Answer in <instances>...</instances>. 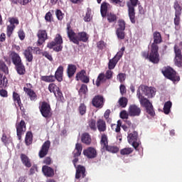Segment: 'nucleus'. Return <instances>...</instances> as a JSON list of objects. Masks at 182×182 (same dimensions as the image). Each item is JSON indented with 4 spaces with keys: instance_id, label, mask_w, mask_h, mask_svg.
<instances>
[{
    "instance_id": "nucleus-32",
    "label": "nucleus",
    "mask_w": 182,
    "mask_h": 182,
    "mask_svg": "<svg viewBox=\"0 0 182 182\" xmlns=\"http://www.w3.org/2000/svg\"><path fill=\"white\" fill-rule=\"evenodd\" d=\"M8 87V78L4 73H0V89H6Z\"/></svg>"
},
{
    "instance_id": "nucleus-50",
    "label": "nucleus",
    "mask_w": 182,
    "mask_h": 182,
    "mask_svg": "<svg viewBox=\"0 0 182 182\" xmlns=\"http://www.w3.org/2000/svg\"><path fill=\"white\" fill-rule=\"evenodd\" d=\"M173 8L175 9V15H181L182 8L178 4V1L174 2Z\"/></svg>"
},
{
    "instance_id": "nucleus-44",
    "label": "nucleus",
    "mask_w": 182,
    "mask_h": 182,
    "mask_svg": "<svg viewBox=\"0 0 182 182\" xmlns=\"http://www.w3.org/2000/svg\"><path fill=\"white\" fill-rule=\"evenodd\" d=\"M16 28V26L15 25H9L6 28V35L8 38H11L12 36V33H14V31H15V28Z\"/></svg>"
},
{
    "instance_id": "nucleus-52",
    "label": "nucleus",
    "mask_w": 182,
    "mask_h": 182,
    "mask_svg": "<svg viewBox=\"0 0 182 182\" xmlns=\"http://www.w3.org/2000/svg\"><path fill=\"white\" fill-rule=\"evenodd\" d=\"M106 151H109V153H118L119 147L114 146H109L105 149Z\"/></svg>"
},
{
    "instance_id": "nucleus-41",
    "label": "nucleus",
    "mask_w": 182,
    "mask_h": 182,
    "mask_svg": "<svg viewBox=\"0 0 182 182\" xmlns=\"http://www.w3.org/2000/svg\"><path fill=\"white\" fill-rule=\"evenodd\" d=\"M41 80H43V82L50 83L52 82H55V80H56L55 78V75H45V76H41Z\"/></svg>"
},
{
    "instance_id": "nucleus-37",
    "label": "nucleus",
    "mask_w": 182,
    "mask_h": 182,
    "mask_svg": "<svg viewBox=\"0 0 182 182\" xmlns=\"http://www.w3.org/2000/svg\"><path fill=\"white\" fill-rule=\"evenodd\" d=\"M82 144L77 143L75 144V150L73 152V157H79V156L82 154Z\"/></svg>"
},
{
    "instance_id": "nucleus-28",
    "label": "nucleus",
    "mask_w": 182,
    "mask_h": 182,
    "mask_svg": "<svg viewBox=\"0 0 182 182\" xmlns=\"http://www.w3.org/2000/svg\"><path fill=\"white\" fill-rule=\"evenodd\" d=\"M42 171L46 177H53L55 176V171L48 166H43Z\"/></svg>"
},
{
    "instance_id": "nucleus-42",
    "label": "nucleus",
    "mask_w": 182,
    "mask_h": 182,
    "mask_svg": "<svg viewBox=\"0 0 182 182\" xmlns=\"http://www.w3.org/2000/svg\"><path fill=\"white\" fill-rule=\"evenodd\" d=\"M107 5H109V4H107L106 2H103L101 4L100 12H101V15H102V18L106 17V14H108L107 13Z\"/></svg>"
},
{
    "instance_id": "nucleus-29",
    "label": "nucleus",
    "mask_w": 182,
    "mask_h": 182,
    "mask_svg": "<svg viewBox=\"0 0 182 182\" xmlns=\"http://www.w3.org/2000/svg\"><path fill=\"white\" fill-rule=\"evenodd\" d=\"M20 159L23 166H25L28 168L32 167V163H31V159H29V157H28V156H26V154H21L20 155Z\"/></svg>"
},
{
    "instance_id": "nucleus-23",
    "label": "nucleus",
    "mask_w": 182,
    "mask_h": 182,
    "mask_svg": "<svg viewBox=\"0 0 182 182\" xmlns=\"http://www.w3.org/2000/svg\"><path fill=\"white\" fill-rule=\"evenodd\" d=\"M33 52V47H28L27 49L24 50L23 55L26 58V60L27 62H32L33 60V54L32 53Z\"/></svg>"
},
{
    "instance_id": "nucleus-21",
    "label": "nucleus",
    "mask_w": 182,
    "mask_h": 182,
    "mask_svg": "<svg viewBox=\"0 0 182 182\" xmlns=\"http://www.w3.org/2000/svg\"><path fill=\"white\" fill-rule=\"evenodd\" d=\"M13 100L14 102L15 105L16 106V103L18 106V107L20 108V110H21V112H25V108L23 107V105L22 104V102L21 101V95H19V94H18L16 92H13Z\"/></svg>"
},
{
    "instance_id": "nucleus-64",
    "label": "nucleus",
    "mask_w": 182,
    "mask_h": 182,
    "mask_svg": "<svg viewBox=\"0 0 182 182\" xmlns=\"http://www.w3.org/2000/svg\"><path fill=\"white\" fill-rule=\"evenodd\" d=\"M43 56H44L47 59H48V60H50V62H52V60H53V58H52V55H50L47 51H45L43 53Z\"/></svg>"
},
{
    "instance_id": "nucleus-15",
    "label": "nucleus",
    "mask_w": 182,
    "mask_h": 182,
    "mask_svg": "<svg viewBox=\"0 0 182 182\" xmlns=\"http://www.w3.org/2000/svg\"><path fill=\"white\" fill-rule=\"evenodd\" d=\"M49 149H50V141L48 140L43 144L41 149L38 152L40 159H43V157H46L48 155Z\"/></svg>"
},
{
    "instance_id": "nucleus-61",
    "label": "nucleus",
    "mask_w": 182,
    "mask_h": 182,
    "mask_svg": "<svg viewBox=\"0 0 182 182\" xmlns=\"http://www.w3.org/2000/svg\"><path fill=\"white\" fill-rule=\"evenodd\" d=\"M18 36L21 41H23L25 39V32L23 30L21 29L18 31Z\"/></svg>"
},
{
    "instance_id": "nucleus-47",
    "label": "nucleus",
    "mask_w": 182,
    "mask_h": 182,
    "mask_svg": "<svg viewBox=\"0 0 182 182\" xmlns=\"http://www.w3.org/2000/svg\"><path fill=\"white\" fill-rule=\"evenodd\" d=\"M48 90L50 93H54V95H56V92L59 90V87L56 85L55 83H50L48 85Z\"/></svg>"
},
{
    "instance_id": "nucleus-18",
    "label": "nucleus",
    "mask_w": 182,
    "mask_h": 182,
    "mask_svg": "<svg viewBox=\"0 0 182 182\" xmlns=\"http://www.w3.org/2000/svg\"><path fill=\"white\" fill-rule=\"evenodd\" d=\"M154 43H151V48H159V44L163 42V38H161V33L159 31H155L153 33Z\"/></svg>"
},
{
    "instance_id": "nucleus-53",
    "label": "nucleus",
    "mask_w": 182,
    "mask_h": 182,
    "mask_svg": "<svg viewBox=\"0 0 182 182\" xmlns=\"http://www.w3.org/2000/svg\"><path fill=\"white\" fill-rule=\"evenodd\" d=\"M78 93L80 96H82V95H86V93H87V85L82 84L78 91Z\"/></svg>"
},
{
    "instance_id": "nucleus-58",
    "label": "nucleus",
    "mask_w": 182,
    "mask_h": 182,
    "mask_svg": "<svg viewBox=\"0 0 182 182\" xmlns=\"http://www.w3.org/2000/svg\"><path fill=\"white\" fill-rule=\"evenodd\" d=\"M105 79L107 80H110L113 77V71L112 70L109 69L105 73Z\"/></svg>"
},
{
    "instance_id": "nucleus-24",
    "label": "nucleus",
    "mask_w": 182,
    "mask_h": 182,
    "mask_svg": "<svg viewBox=\"0 0 182 182\" xmlns=\"http://www.w3.org/2000/svg\"><path fill=\"white\" fill-rule=\"evenodd\" d=\"M63 66L60 65L55 73V75L54 77L55 79L58 81V82H63Z\"/></svg>"
},
{
    "instance_id": "nucleus-63",
    "label": "nucleus",
    "mask_w": 182,
    "mask_h": 182,
    "mask_svg": "<svg viewBox=\"0 0 182 182\" xmlns=\"http://www.w3.org/2000/svg\"><path fill=\"white\" fill-rule=\"evenodd\" d=\"M57 92H55V97H57V99H60V100H62V98L63 97V94L62 93V91H60V89L58 88V90L56 91Z\"/></svg>"
},
{
    "instance_id": "nucleus-34",
    "label": "nucleus",
    "mask_w": 182,
    "mask_h": 182,
    "mask_svg": "<svg viewBox=\"0 0 182 182\" xmlns=\"http://www.w3.org/2000/svg\"><path fill=\"white\" fill-rule=\"evenodd\" d=\"M15 70H16L18 75H25V73H26V68H25V65H23V63L15 65Z\"/></svg>"
},
{
    "instance_id": "nucleus-59",
    "label": "nucleus",
    "mask_w": 182,
    "mask_h": 182,
    "mask_svg": "<svg viewBox=\"0 0 182 182\" xmlns=\"http://www.w3.org/2000/svg\"><path fill=\"white\" fill-rule=\"evenodd\" d=\"M55 15L57 17V19H58V21H62L63 19V16H65V14L63 13H62V11L58 9L55 11Z\"/></svg>"
},
{
    "instance_id": "nucleus-45",
    "label": "nucleus",
    "mask_w": 182,
    "mask_h": 182,
    "mask_svg": "<svg viewBox=\"0 0 182 182\" xmlns=\"http://www.w3.org/2000/svg\"><path fill=\"white\" fill-rule=\"evenodd\" d=\"M134 150L132 148H124L120 150V154L122 156H129V154H132Z\"/></svg>"
},
{
    "instance_id": "nucleus-62",
    "label": "nucleus",
    "mask_w": 182,
    "mask_h": 182,
    "mask_svg": "<svg viewBox=\"0 0 182 182\" xmlns=\"http://www.w3.org/2000/svg\"><path fill=\"white\" fill-rule=\"evenodd\" d=\"M0 96L1 97H8V91L5 88H0Z\"/></svg>"
},
{
    "instance_id": "nucleus-12",
    "label": "nucleus",
    "mask_w": 182,
    "mask_h": 182,
    "mask_svg": "<svg viewBox=\"0 0 182 182\" xmlns=\"http://www.w3.org/2000/svg\"><path fill=\"white\" fill-rule=\"evenodd\" d=\"M92 105L97 109H102L105 106V97L101 95H95L92 100Z\"/></svg>"
},
{
    "instance_id": "nucleus-17",
    "label": "nucleus",
    "mask_w": 182,
    "mask_h": 182,
    "mask_svg": "<svg viewBox=\"0 0 182 182\" xmlns=\"http://www.w3.org/2000/svg\"><path fill=\"white\" fill-rule=\"evenodd\" d=\"M83 154L87 159H96L97 157V151L94 147L90 146L83 150Z\"/></svg>"
},
{
    "instance_id": "nucleus-14",
    "label": "nucleus",
    "mask_w": 182,
    "mask_h": 182,
    "mask_svg": "<svg viewBox=\"0 0 182 182\" xmlns=\"http://www.w3.org/2000/svg\"><path fill=\"white\" fill-rule=\"evenodd\" d=\"M1 141L4 146H8L10 143H12V137L11 136V131L6 128L2 129Z\"/></svg>"
},
{
    "instance_id": "nucleus-6",
    "label": "nucleus",
    "mask_w": 182,
    "mask_h": 182,
    "mask_svg": "<svg viewBox=\"0 0 182 182\" xmlns=\"http://www.w3.org/2000/svg\"><path fill=\"white\" fill-rule=\"evenodd\" d=\"M126 48L122 47L120 50L113 57V58L110 59L108 62V69L109 70H113L116 68V65L119 63V60L122 59L123 54L124 53Z\"/></svg>"
},
{
    "instance_id": "nucleus-60",
    "label": "nucleus",
    "mask_w": 182,
    "mask_h": 182,
    "mask_svg": "<svg viewBox=\"0 0 182 182\" xmlns=\"http://www.w3.org/2000/svg\"><path fill=\"white\" fill-rule=\"evenodd\" d=\"M120 118L121 119H129V116H130V114H129V111L127 113V111L126 110H122L120 114H119Z\"/></svg>"
},
{
    "instance_id": "nucleus-48",
    "label": "nucleus",
    "mask_w": 182,
    "mask_h": 182,
    "mask_svg": "<svg viewBox=\"0 0 182 182\" xmlns=\"http://www.w3.org/2000/svg\"><path fill=\"white\" fill-rule=\"evenodd\" d=\"M126 29V21L123 19H119L118 21V27L117 31H124Z\"/></svg>"
},
{
    "instance_id": "nucleus-9",
    "label": "nucleus",
    "mask_w": 182,
    "mask_h": 182,
    "mask_svg": "<svg viewBox=\"0 0 182 182\" xmlns=\"http://www.w3.org/2000/svg\"><path fill=\"white\" fill-rule=\"evenodd\" d=\"M16 134L19 140H21L22 135L25 134L26 132V124L23 119H21V122L16 123Z\"/></svg>"
},
{
    "instance_id": "nucleus-46",
    "label": "nucleus",
    "mask_w": 182,
    "mask_h": 182,
    "mask_svg": "<svg viewBox=\"0 0 182 182\" xmlns=\"http://www.w3.org/2000/svg\"><path fill=\"white\" fill-rule=\"evenodd\" d=\"M85 22H90L92 21V9L90 8L87 9L85 16L84 17Z\"/></svg>"
},
{
    "instance_id": "nucleus-30",
    "label": "nucleus",
    "mask_w": 182,
    "mask_h": 182,
    "mask_svg": "<svg viewBox=\"0 0 182 182\" xmlns=\"http://www.w3.org/2000/svg\"><path fill=\"white\" fill-rule=\"evenodd\" d=\"M100 143L102 150H105L109 146V138H107V134H102Z\"/></svg>"
},
{
    "instance_id": "nucleus-43",
    "label": "nucleus",
    "mask_w": 182,
    "mask_h": 182,
    "mask_svg": "<svg viewBox=\"0 0 182 182\" xmlns=\"http://www.w3.org/2000/svg\"><path fill=\"white\" fill-rule=\"evenodd\" d=\"M87 110V107H86V105H85V103L80 104L78 107V112L80 116H85V114H86Z\"/></svg>"
},
{
    "instance_id": "nucleus-13",
    "label": "nucleus",
    "mask_w": 182,
    "mask_h": 182,
    "mask_svg": "<svg viewBox=\"0 0 182 182\" xmlns=\"http://www.w3.org/2000/svg\"><path fill=\"white\" fill-rule=\"evenodd\" d=\"M38 41L36 42V46H42L43 43L48 39V33L46 30H39L37 33Z\"/></svg>"
},
{
    "instance_id": "nucleus-54",
    "label": "nucleus",
    "mask_w": 182,
    "mask_h": 182,
    "mask_svg": "<svg viewBox=\"0 0 182 182\" xmlns=\"http://www.w3.org/2000/svg\"><path fill=\"white\" fill-rule=\"evenodd\" d=\"M86 75V71L85 70H82L79 73H77L75 79L76 80H81L84 78Z\"/></svg>"
},
{
    "instance_id": "nucleus-25",
    "label": "nucleus",
    "mask_w": 182,
    "mask_h": 182,
    "mask_svg": "<svg viewBox=\"0 0 182 182\" xmlns=\"http://www.w3.org/2000/svg\"><path fill=\"white\" fill-rule=\"evenodd\" d=\"M97 129L100 133H105L107 129L106 122L102 119H98L97 121Z\"/></svg>"
},
{
    "instance_id": "nucleus-49",
    "label": "nucleus",
    "mask_w": 182,
    "mask_h": 182,
    "mask_svg": "<svg viewBox=\"0 0 182 182\" xmlns=\"http://www.w3.org/2000/svg\"><path fill=\"white\" fill-rule=\"evenodd\" d=\"M106 80L107 79H106V76L105 75V73H100L96 80V86L99 87V86H100V82H103V80Z\"/></svg>"
},
{
    "instance_id": "nucleus-36",
    "label": "nucleus",
    "mask_w": 182,
    "mask_h": 182,
    "mask_svg": "<svg viewBox=\"0 0 182 182\" xmlns=\"http://www.w3.org/2000/svg\"><path fill=\"white\" fill-rule=\"evenodd\" d=\"M33 141V134L31 132H27L25 137L26 146H31Z\"/></svg>"
},
{
    "instance_id": "nucleus-7",
    "label": "nucleus",
    "mask_w": 182,
    "mask_h": 182,
    "mask_svg": "<svg viewBox=\"0 0 182 182\" xmlns=\"http://www.w3.org/2000/svg\"><path fill=\"white\" fill-rule=\"evenodd\" d=\"M164 76L172 82H179L180 76H177V73L171 68H166L161 70Z\"/></svg>"
},
{
    "instance_id": "nucleus-51",
    "label": "nucleus",
    "mask_w": 182,
    "mask_h": 182,
    "mask_svg": "<svg viewBox=\"0 0 182 182\" xmlns=\"http://www.w3.org/2000/svg\"><path fill=\"white\" fill-rule=\"evenodd\" d=\"M116 35L119 41H123L126 38L124 30H116Z\"/></svg>"
},
{
    "instance_id": "nucleus-16",
    "label": "nucleus",
    "mask_w": 182,
    "mask_h": 182,
    "mask_svg": "<svg viewBox=\"0 0 182 182\" xmlns=\"http://www.w3.org/2000/svg\"><path fill=\"white\" fill-rule=\"evenodd\" d=\"M128 112L131 117H136L141 114V109L136 105H131L129 107Z\"/></svg>"
},
{
    "instance_id": "nucleus-35",
    "label": "nucleus",
    "mask_w": 182,
    "mask_h": 182,
    "mask_svg": "<svg viewBox=\"0 0 182 182\" xmlns=\"http://www.w3.org/2000/svg\"><path fill=\"white\" fill-rule=\"evenodd\" d=\"M0 72H2L3 75H9V68L3 60H0Z\"/></svg>"
},
{
    "instance_id": "nucleus-33",
    "label": "nucleus",
    "mask_w": 182,
    "mask_h": 182,
    "mask_svg": "<svg viewBox=\"0 0 182 182\" xmlns=\"http://www.w3.org/2000/svg\"><path fill=\"white\" fill-rule=\"evenodd\" d=\"M105 16L109 23H116L117 22V16L114 13L108 12Z\"/></svg>"
},
{
    "instance_id": "nucleus-19",
    "label": "nucleus",
    "mask_w": 182,
    "mask_h": 182,
    "mask_svg": "<svg viewBox=\"0 0 182 182\" xmlns=\"http://www.w3.org/2000/svg\"><path fill=\"white\" fill-rule=\"evenodd\" d=\"M140 88L141 89L144 95H145V96H147L148 97L151 98L154 96V95H156V90H154V88L151 87L141 85Z\"/></svg>"
},
{
    "instance_id": "nucleus-8",
    "label": "nucleus",
    "mask_w": 182,
    "mask_h": 182,
    "mask_svg": "<svg viewBox=\"0 0 182 182\" xmlns=\"http://www.w3.org/2000/svg\"><path fill=\"white\" fill-rule=\"evenodd\" d=\"M39 110L43 117L49 119V117H52V108H50V105L49 103L45 101L42 102L39 107Z\"/></svg>"
},
{
    "instance_id": "nucleus-39",
    "label": "nucleus",
    "mask_w": 182,
    "mask_h": 182,
    "mask_svg": "<svg viewBox=\"0 0 182 182\" xmlns=\"http://www.w3.org/2000/svg\"><path fill=\"white\" fill-rule=\"evenodd\" d=\"M97 123L94 119H91L90 120L88 121V126L87 129H90L92 132H96L97 130V127L96 126Z\"/></svg>"
},
{
    "instance_id": "nucleus-56",
    "label": "nucleus",
    "mask_w": 182,
    "mask_h": 182,
    "mask_svg": "<svg viewBox=\"0 0 182 182\" xmlns=\"http://www.w3.org/2000/svg\"><path fill=\"white\" fill-rule=\"evenodd\" d=\"M106 43L103 41H100L97 43V48L99 49V50H103L105 48H106Z\"/></svg>"
},
{
    "instance_id": "nucleus-57",
    "label": "nucleus",
    "mask_w": 182,
    "mask_h": 182,
    "mask_svg": "<svg viewBox=\"0 0 182 182\" xmlns=\"http://www.w3.org/2000/svg\"><path fill=\"white\" fill-rule=\"evenodd\" d=\"M9 22L10 25H19V20L16 17L9 18Z\"/></svg>"
},
{
    "instance_id": "nucleus-20",
    "label": "nucleus",
    "mask_w": 182,
    "mask_h": 182,
    "mask_svg": "<svg viewBox=\"0 0 182 182\" xmlns=\"http://www.w3.org/2000/svg\"><path fill=\"white\" fill-rule=\"evenodd\" d=\"M75 168V178H77V180H79L80 177H82V178H85L86 177V168H85V166L78 165Z\"/></svg>"
},
{
    "instance_id": "nucleus-38",
    "label": "nucleus",
    "mask_w": 182,
    "mask_h": 182,
    "mask_svg": "<svg viewBox=\"0 0 182 182\" xmlns=\"http://www.w3.org/2000/svg\"><path fill=\"white\" fill-rule=\"evenodd\" d=\"M172 106H173V103L171 102V101H168L165 102L164 105V113L165 114H169Z\"/></svg>"
},
{
    "instance_id": "nucleus-22",
    "label": "nucleus",
    "mask_w": 182,
    "mask_h": 182,
    "mask_svg": "<svg viewBox=\"0 0 182 182\" xmlns=\"http://www.w3.org/2000/svg\"><path fill=\"white\" fill-rule=\"evenodd\" d=\"M76 70H77V67L75 64H68L67 68V75L69 79H72L73 76H75V73H76Z\"/></svg>"
},
{
    "instance_id": "nucleus-55",
    "label": "nucleus",
    "mask_w": 182,
    "mask_h": 182,
    "mask_svg": "<svg viewBox=\"0 0 182 182\" xmlns=\"http://www.w3.org/2000/svg\"><path fill=\"white\" fill-rule=\"evenodd\" d=\"M117 80H119V82L120 83H123V82H124V80H126V74L123 73H119L117 75Z\"/></svg>"
},
{
    "instance_id": "nucleus-11",
    "label": "nucleus",
    "mask_w": 182,
    "mask_h": 182,
    "mask_svg": "<svg viewBox=\"0 0 182 182\" xmlns=\"http://www.w3.org/2000/svg\"><path fill=\"white\" fill-rule=\"evenodd\" d=\"M174 53H175V58L174 62L176 66L178 68H182V55H181V50L177 45H175L173 47Z\"/></svg>"
},
{
    "instance_id": "nucleus-2",
    "label": "nucleus",
    "mask_w": 182,
    "mask_h": 182,
    "mask_svg": "<svg viewBox=\"0 0 182 182\" xmlns=\"http://www.w3.org/2000/svg\"><path fill=\"white\" fill-rule=\"evenodd\" d=\"M136 96L139 100L141 106L145 107L146 112L151 117H154V116H156V112H154V107H153V104L150 102V100L141 95L140 90H137Z\"/></svg>"
},
{
    "instance_id": "nucleus-31",
    "label": "nucleus",
    "mask_w": 182,
    "mask_h": 182,
    "mask_svg": "<svg viewBox=\"0 0 182 182\" xmlns=\"http://www.w3.org/2000/svg\"><path fill=\"white\" fill-rule=\"evenodd\" d=\"M81 141L82 143H84V144L90 146L92 143V137L90 136V134L87 132L83 133L81 136Z\"/></svg>"
},
{
    "instance_id": "nucleus-40",
    "label": "nucleus",
    "mask_w": 182,
    "mask_h": 182,
    "mask_svg": "<svg viewBox=\"0 0 182 182\" xmlns=\"http://www.w3.org/2000/svg\"><path fill=\"white\" fill-rule=\"evenodd\" d=\"M127 103H129V100L126 98L125 97H122L118 100V104L120 107H122L124 109V107H127Z\"/></svg>"
},
{
    "instance_id": "nucleus-1",
    "label": "nucleus",
    "mask_w": 182,
    "mask_h": 182,
    "mask_svg": "<svg viewBox=\"0 0 182 182\" xmlns=\"http://www.w3.org/2000/svg\"><path fill=\"white\" fill-rule=\"evenodd\" d=\"M67 34L70 42L75 45H79L80 42L86 43L89 41V34L85 31L75 33L70 26V23H67Z\"/></svg>"
},
{
    "instance_id": "nucleus-27",
    "label": "nucleus",
    "mask_w": 182,
    "mask_h": 182,
    "mask_svg": "<svg viewBox=\"0 0 182 182\" xmlns=\"http://www.w3.org/2000/svg\"><path fill=\"white\" fill-rule=\"evenodd\" d=\"M11 60H12L13 65H14V66H16L18 65H21V63H23L22 58H21V56H19V54L15 52H12L11 54Z\"/></svg>"
},
{
    "instance_id": "nucleus-26",
    "label": "nucleus",
    "mask_w": 182,
    "mask_h": 182,
    "mask_svg": "<svg viewBox=\"0 0 182 182\" xmlns=\"http://www.w3.org/2000/svg\"><path fill=\"white\" fill-rule=\"evenodd\" d=\"M23 92L27 94V96L30 97L31 101L36 100L38 99V95H36V92L33 91L32 89L27 88L26 87H23Z\"/></svg>"
},
{
    "instance_id": "nucleus-3",
    "label": "nucleus",
    "mask_w": 182,
    "mask_h": 182,
    "mask_svg": "<svg viewBox=\"0 0 182 182\" xmlns=\"http://www.w3.org/2000/svg\"><path fill=\"white\" fill-rule=\"evenodd\" d=\"M48 49H53L54 52H62L63 50V38L59 33L56 34L53 41L47 43Z\"/></svg>"
},
{
    "instance_id": "nucleus-4",
    "label": "nucleus",
    "mask_w": 182,
    "mask_h": 182,
    "mask_svg": "<svg viewBox=\"0 0 182 182\" xmlns=\"http://www.w3.org/2000/svg\"><path fill=\"white\" fill-rule=\"evenodd\" d=\"M127 141L136 151H139V146L141 144V142L139 140V133L137 132L134 131L128 134Z\"/></svg>"
},
{
    "instance_id": "nucleus-5",
    "label": "nucleus",
    "mask_w": 182,
    "mask_h": 182,
    "mask_svg": "<svg viewBox=\"0 0 182 182\" xmlns=\"http://www.w3.org/2000/svg\"><path fill=\"white\" fill-rule=\"evenodd\" d=\"M139 0H129L127 3L128 15L132 23H136V11L134 7L137 6Z\"/></svg>"
},
{
    "instance_id": "nucleus-10",
    "label": "nucleus",
    "mask_w": 182,
    "mask_h": 182,
    "mask_svg": "<svg viewBox=\"0 0 182 182\" xmlns=\"http://www.w3.org/2000/svg\"><path fill=\"white\" fill-rule=\"evenodd\" d=\"M149 62L157 64L160 62V54H159V48L151 47V52L149 53Z\"/></svg>"
}]
</instances>
